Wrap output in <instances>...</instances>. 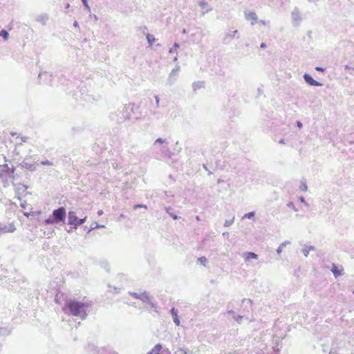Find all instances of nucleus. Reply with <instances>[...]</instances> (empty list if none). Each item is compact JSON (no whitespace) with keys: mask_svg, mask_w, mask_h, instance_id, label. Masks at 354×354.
Instances as JSON below:
<instances>
[{"mask_svg":"<svg viewBox=\"0 0 354 354\" xmlns=\"http://www.w3.org/2000/svg\"><path fill=\"white\" fill-rule=\"evenodd\" d=\"M315 250V248L313 245H310V246H306L303 250H302V252L304 254V255L307 257L308 256V254H309V252L311 251V250Z\"/></svg>","mask_w":354,"mask_h":354,"instance_id":"22","label":"nucleus"},{"mask_svg":"<svg viewBox=\"0 0 354 354\" xmlns=\"http://www.w3.org/2000/svg\"><path fill=\"white\" fill-rule=\"evenodd\" d=\"M241 304L245 305V307L242 310V313L244 314L245 313H250L252 310V301L250 299H243L241 300Z\"/></svg>","mask_w":354,"mask_h":354,"instance_id":"12","label":"nucleus"},{"mask_svg":"<svg viewBox=\"0 0 354 354\" xmlns=\"http://www.w3.org/2000/svg\"><path fill=\"white\" fill-rule=\"evenodd\" d=\"M15 167H10L8 165H3L2 166L1 172L6 174L10 178H15Z\"/></svg>","mask_w":354,"mask_h":354,"instance_id":"9","label":"nucleus"},{"mask_svg":"<svg viewBox=\"0 0 354 354\" xmlns=\"http://www.w3.org/2000/svg\"><path fill=\"white\" fill-rule=\"evenodd\" d=\"M30 216L34 217V216L39 215L41 212L40 211H35V212L30 211Z\"/></svg>","mask_w":354,"mask_h":354,"instance_id":"43","label":"nucleus"},{"mask_svg":"<svg viewBox=\"0 0 354 354\" xmlns=\"http://www.w3.org/2000/svg\"><path fill=\"white\" fill-rule=\"evenodd\" d=\"M48 20V16L46 14H42L37 16L36 21L41 25L45 26Z\"/></svg>","mask_w":354,"mask_h":354,"instance_id":"15","label":"nucleus"},{"mask_svg":"<svg viewBox=\"0 0 354 354\" xmlns=\"http://www.w3.org/2000/svg\"><path fill=\"white\" fill-rule=\"evenodd\" d=\"M41 165H47V166H51L53 165V163L48 160H43L41 162Z\"/></svg>","mask_w":354,"mask_h":354,"instance_id":"40","label":"nucleus"},{"mask_svg":"<svg viewBox=\"0 0 354 354\" xmlns=\"http://www.w3.org/2000/svg\"><path fill=\"white\" fill-rule=\"evenodd\" d=\"M24 215L25 216H26L27 218H29L30 216V212H24Z\"/></svg>","mask_w":354,"mask_h":354,"instance_id":"54","label":"nucleus"},{"mask_svg":"<svg viewBox=\"0 0 354 354\" xmlns=\"http://www.w3.org/2000/svg\"><path fill=\"white\" fill-rule=\"evenodd\" d=\"M100 227H104L103 225H100L97 223L94 222L91 224L90 229L88 230V232H91L92 230H94L95 228Z\"/></svg>","mask_w":354,"mask_h":354,"instance_id":"36","label":"nucleus"},{"mask_svg":"<svg viewBox=\"0 0 354 354\" xmlns=\"http://www.w3.org/2000/svg\"><path fill=\"white\" fill-rule=\"evenodd\" d=\"M165 212L174 219L178 220L180 217L174 213V209L169 206L165 207Z\"/></svg>","mask_w":354,"mask_h":354,"instance_id":"19","label":"nucleus"},{"mask_svg":"<svg viewBox=\"0 0 354 354\" xmlns=\"http://www.w3.org/2000/svg\"><path fill=\"white\" fill-rule=\"evenodd\" d=\"M154 98L156 100V107H158L160 106V98H159L158 95H155Z\"/></svg>","mask_w":354,"mask_h":354,"instance_id":"44","label":"nucleus"},{"mask_svg":"<svg viewBox=\"0 0 354 354\" xmlns=\"http://www.w3.org/2000/svg\"><path fill=\"white\" fill-rule=\"evenodd\" d=\"M315 70L317 71L324 72L325 71V68L321 66H316Z\"/></svg>","mask_w":354,"mask_h":354,"instance_id":"48","label":"nucleus"},{"mask_svg":"<svg viewBox=\"0 0 354 354\" xmlns=\"http://www.w3.org/2000/svg\"><path fill=\"white\" fill-rule=\"evenodd\" d=\"M73 230H75V228H73V226H71V227H70V229L66 230V232H67L68 233H71V232H73Z\"/></svg>","mask_w":354,"mask_h":354,"instance_id":"52","label":"nucleus"},{"mask_svg":"<svg viewBox=\"0 0 354 354\" xmlns=\"http://www.w3.org/2000/svg\"><path fill=\"white\" fill-rule=\"evenodd\" d=\"M299 200H300V201H301V203H304V202H305V199H304V198L303 196H301V197H300V198H299Z\"/></svg>","mask_w":354,"mask_h":354,"instance_id":"59","label":"nucleus"},{"mask_svg":"<svg viewBox=\"0 0 354 354\" xmlns=\"http://www.w3.org/2000/svg\"><path fill=\"white\" fill-rule=\"evenodd\" d=\"M303 77H304V80L305 81V82L306 84H308V85L310 86H322L323 84L319 82H317V80H315L313 77L308 74V73H305L304 75H303Z\"/></svg>","mask_w":354,"mask_h":354,"instance_id":"7","label":"nucleus"},{"mask_svg":"<svg viewBox=\"0 0 354 354\" xmlns=\"http://www.w3.org/2000/svg\"><path fill=\"white\" fill-rule=\"evenodd\" d=\"M331 272L335 277H338L342 274L343 269L339 268L335 264H333Z\"/></svg>","mask_w":354,"mask_h":354,"instance_id":"16","label":"nucleus"},{"mask_svg":"<svg viewBox=\"0 0 354 354\" xmlns=\"http://www.w3.org/2000/svg\"><path fill=\"white\" fill-rule=\"evenodd\" d=\"M176 51V50H175V49L172 47V48H171L169 49V53H175Z\"/></svg>","mask_w":354,"mask_h":354,"instance_id":"53","label":"nucleus"},{"mask_svg":"<svg viewBox=\"0 0 354 354\" xmlns=\"http://www.w3.org/2000/svg\"><path fill=\"white\" fill-rule=\"evenodd\" d=\"M234 221V216H233L232 219L225 220V221L224 223V226L225 227H230L231 225H232Z\"/></svg>","mask_w":354,"mask_h":354,"instance_id":"33","label":"nucleus"},{"mask_svg":"<svg viewBox=\"0 0 354 354\" xmlns=\"http://www.w3.org/2000/svg\"><path fill=\"white\" fill-rule=\"evenodd\" d=\"M279 142L280 144H284V140L283 139H281Z\"/></svg>","mask_w":354,"mask_h":354,"instance_id":"63","label":"nucleus"},{"mask_svg":"<svg viewBox=\"0 0 354 354\" xmlns=\"http://www.w3.org/2000/svg\"><path fill=\"white\" fill-rule=\"evenodd\" d=\"M22 167L26 169L27 170H29L30 171H34L36 170V167L34 164L28 163L26 161L24 160L21 163Z\"/></svg>","mask_w":354,"mask_h":354,"instance_id":"18","label":"nucleus"},{"mask_svg":"<svg viewBox=\"0 0 354 354\" xmlns=\"http://www.w3.org/2000/svg\"><path fill=\"white\" fill-rule=\"evenodd\" d=\"M239 33L237 30L230 31L226 33L223 37V42L225 44H229L232 39L236 37V35Z\"/></svg>","mask_w":354,"mask_h":354,"instance_id":"8","label":"nucleus"},{"mask_svg":"<svg viewBox=\"0 0 354 354\" xmlns=\"http://www.w3.org/2000/svg\"><path fill=\"white\" fill-rule=\"evenodd\" d=\"M177 352H178L180 354H192L190 353L189 350L188 348L184 347L178 348Z\"/></svg>","mask_w":354,"mask_h":354,"instance_id":"27","label":"nucleus"},{"mask_svg":"<svg viewBox=\"0 0 354 354\" xmlns=\"http://www.w3.org/2000/svg\"><path fill=\"white\" fill-rule=\"evenodd\" d=\"M201 84L202 83L201 82H194L192 84L193 89L194 91H196L197 89H199L202 86Z\"/></svg>","mask_w":354,"mask_h":354,"instance_id":"30","label":"nucleus"},{"mask_svg":"<svg viewBox=\"0 0 354 354\" xmlns=\"http://www.w3.org/2000/svg\"><path fill=\"white\" fill-rule=\"evenodd\" d=\"M69 7H70V4L69 3H66V6H65V8L68 9Z\"/></svg>","mask_w":354,"mask_h":354,"instance_id":"64","label":"nucleus"},{"mask_svg":"<svg viewBox=\"0 0 354 354\" xmlns=\"http://www.w3.org/2000/svg\"><path fill=\"white\" fill-rule=\"evenodd\" d=\"M232 307H233L232 302H229L227 306V313L230 314V315H232V316H234L236 315H235L234 311L232 310Z\"/></svg>","mask_w":354,"mask_h":354,"instance_id":"25","label":"nucleus"},{"mask_svg":"<svg viewBox=\"0 0 354 354\" xmlns=\"http://www.w3.org/2000/svg\"><path fill=\"white\" fill-rule=\"evenodd\" d=\"M346 69H349V70H353L354 71V68L353 67H350L348 65L346 66Z\"/></svg>","mask_w":354,"mask_h":354,"instance_id":"56","label":"nucleus"},{"mask_svg":"<svg viewBox=\"0 0 354 354\" xmlns=\"http://www.w3.org/2000/svg\"><path fill=\"white\" fill-rule=\"evenodd\" d=\"M300 189L303 191H306L308 189V186L304 181L301 182Z\"/></svg>","mask_w":354,"mask_h":354,"instance_id":"38","label":"nucleus"},{"mask_svg":"<svg viewBox=\"0 0 354 354\" xmlns=\"http://www.w3.org/2000/svg\"><path fill=\"white\" fill-rule=\"evenodd\" d=\"M291 17L292 19V23L295 26H297L299 25L300 22L302 20L301 13L299 12V10L297 7H295L292 12H291Z\"/></svg>","mask_w":354,"mask_h":354,"instance_id":"6","label":"nucleus"},{"mask_svg":"<svg viewBox=\"0 0 354 354\" xmlns=\"http://www.w3.org/2000/svg\"><path fill=\"white\" fill-rule=\"evenodd\" d=\"M55 301L56 303H57V304L59 303V299H58V297H57V295H56V297H55Z\"/></svg>","mask_w":354,"mask_h":354,"instance_id":"61","label":"nucleus"},{"mask_svg":"<svg viewBox=\"0 0 354 354\" xmlns=\"http://www.w3.org/2000/svg\"><path fill=\"white\" fill-rule=\"evenodd\" d=\"M197 262L201 265L205 266L206 263L207 262V259L205 257H201L198 258Z\"/></svg>","mask_w":354,"mask_h":354,"instance_id":"28","label":"nucleus"},{"mask_svg":"<svg viewBox=\"0 0 354 354\" xmlns=\"http://www.w3.org/2000/svg\"><path fill=\"white\" fill-rule=\"evenodd\" d=\"M169 312H170L171 315L172 316L173 321L175 323V324L176 326H180V318H179V317L178 315V310L176 308L173 307L170 310Z\"/></svg>","mask_w":354,"mask_h":354,"instance_id":"13","label":"nucleus"},{"mask_svg":"<svg viewBox=\"0 0 354 354\" xmlns=\"http://www.w3.org/2000/svg\"><path fill=\"white\" fill-rule=\"evenodd\" d=\"M10 331L5 327L0 328V335H8Z\"/></svg>","mask_w":354,"mask_h":354,"instance_id":"29","label":"nucleus"},{"mask_svg":"<svg viewBox=\"0 0 354 354\" xmlns=\"http://www.w3.org/2000/svg\"><path fill=\"white\" fill-rule=\"evenodd\" d=\"M147 40L149 44V46H151L156 41V38L153 35H151L149 33H147L146 35Z\"/></svg>","mask_w":354,"mask_h":354,"instance_id":"24","label":"nucleus"},{"mask_svg":"<svg viewBox=\"0 0 354 354\" xmlns=\"http://www.w3.org/2000/svg\"><path fill=\"white\" fill-rule=\"evenodd\" d=\"M16 230L13 224H3L0 223V234L6 232H13Z\"/></svg>","mask_w":354,"mask_h":354,"instance_id":"10","label":"nucleus"},{"mask_svg":"<svg viewBox=\"0 0 354 354\" xmlns=\"http://www.w3.org/2000/svg\"><path fill=\"white\" fill-rule=\"evenodd\" d=\"M244 316H245V315H234L233 316V319L237 323L240 324Z\"/></svg>","mask_w":354,"mask_h":354,"instance_id":"34","label":"nucleus"},{"mask_svg":"<svg viewBox=\"0 0 354 354\" xmlns=\"http://www.w3.org/2000/svg\"><path fill=\"white\" fill-rule=\"evenodd\" d=\"M87 303L80 302L76 299H67L62 310L64 313L78 317L81 319H84L87 317Z\"/></svg>","mask_w":354,"mask_h":354,"instance_id":"1","label":"nucleus"},{"mask_svg":"<svg viewBox=\"0 0 354 354\" xmlns=\"http://www.w3.org/2000/svg\"><path fill=\"white\" fill-rule=\"evenodd\" d=\"M98 215H102L103 214V212L102 210H99L98 212H97Z\"/></svg>","mask_w":354,"mask_h":354,"instance_id":"62","label":"nucleus"},{"mask_svg":"<svg viewBox=\"0 0 354 354\" xmlns=\"http://www.w3.org/2000/svg\"><path fill=\"white\" fill-rule=\"evenodd\" d=\"M145 304H148L151 308H156L157 304L154 301H153L151 298L149 301H147Z\"/></svg>","mask_w":354,"mask_h":354,"instance_id":"32","label":"nucleus"},{"mask_svg":"<svg viewBox=\"0 0 354 354\" xmlns=\"http://www.w3.org/2000/svg\"><path fill=\"white\" fill-rule=\"evenodd\" d=\"M290 242L289 241H286L280 244V245L277 249V252L278 254H280L282 252V250L284 247H286L287 245L290 244Z\"/></svg>","mask_w":354,"mask_h":354,"instance_id":"23","label":"nucleus"},{"mask_svg":"<svg viewBox=\"0 0 354 354\" xmlns=\"http://www.w3.org/2000/svg\"><path fill=\"white\" fill-rule=\"evenodd\" d=\"M153 348L156 349L157 351L161 353L162 351L163 350L162 348V345L160 343L156 344L154 346H153Z\"/></svg>","mask_w":354,"mask_h":354,"instance_id":"37","label":"nucleus"},{"mask_svg":"<svg viewBox=\"0 0 354 354\" xmlns=\"http://www.w3.org/2000/svg\"><path fill=\"white\" fill-rule=\"evenodd\" d=\"M260 23L263 24V25H266V24H269L270 22L269 21H263V20H261Z\"/></svg>","mask_w":354,"mask_h":354,"instance_id":"55","label":"nucleus"},{"mask_svg":"<svg viewBox=\"0 0 354 354\" xmlns=\"http://www.w3.org/2000/svg\"><path fill=\"white\" fill-rule=\"evenodd\" d=\"M82 4L84 7V8L88 11V12H91V8H90V6L88 3V1L87 0H82Z\"/></svg>","mask_w":354,"mask_h":354,"instance_id":"35","label":"nucleus"},{"mask_svg":"<svg viewBox=\"0 0 354 354\" xmlns=\"http://www.w3.org/2000/svg\"><path fill=\"white\" fill-rule=\"evenodd\" d=\"M28 139V137H26V136H25V137H21V141H22V142H27Z\"/></svg>","mask_w":354,"mask_h":354,"instance_id":"51","label":"nucleus"},{"mask_svg":"<svg viewBox=\"0 0 354 354\" xmlns=\"http://www.w3.org/2000/svg\"><path fill=\"white\" fill-rule=\"evenodd\" d=\"M297 126L299 129H301V128L303 127V124H302L301 122H300V121H299V120H298V121H297Z\"/></svg>","mask_w":354,"mask_h":354,"instance_id":"49","label":"nucleus"},{"mask_svg":"<svg viewBox=\"0 0 354 354\" xmlns=\"http://www.w3.org/2000/svg\"><path fill=\"white\" fill-rule=\"evenodd\" d=\"M129 294L131 295L133 298L139 299H140V293L135 292H129Z\"/></svg>","mask_w":354,"mask_h":354,"instance_id":"39","label":"nucleus"},{"mask_svg":"<svg viewBox=\"0 0 354 354\" xmlns=\"http://www.w3.org/2000/svg\"><path fill=\"white\" fill-rule=\"evenodd\" d=\"M169 142L166 139H163L161 138H157L153 145H152V150L153 153H154V156L159 159L162 156H167L169 153V149L168 147Z\"/></svg>","mask_w":354,"mask_h":354,"instance_id":"3","label":"nucleus"},{"mask_svg":"<svg viewBox=\"0 0 354 354\" xmlns=\"http://www.w3.org/2000/svg\"><path fill=\"white\" fill-rule=\"evenodd\" d=\"M287 206L292 209H294L295 212L297 211V209L295 207V204L292 202H289L287 204Z\"/></svg>","mask_w":354,"mask_h":354,"instance_id":"42","label":"nucleus"},{"mask_svg":"<svg viewBox=\"0 0 354 354\" xmlns=\"http://www.w3.org/2000/svg\"><path fill=\"white\" fill-rule=\"evenodd\" d=\"M0 37L3 39V40H7L9 37V33L7 30L3 29L0 31Z\"/></svg>","mask_w":354,"mask_h":354,"instance_id":"26","label":"nucleus"},{"mask_svg":"<svg viewBox=\"0 0 354 354\" xmlns=\"http://www.w3.org/2000/svg\"><path fill=\"white\" fill-rule=\"evenodd\" d=\"M254 215H255L254 212H248V213L244 214V216H243V219H244V218L250 219V218H253L254 216Z\"/></svg>","mask_w":354,"mask_h":354,"instance_id":"31","label":"nucleus"},{"mask_svg":"<svg viewBox=\"0 0 354 354\" xmlns=\"http://www.w3.org/2000/svg\"><path fill=\"white\" fill-rule=\"evenodd\" d=\"M245 261H249L252 259H257L258 258V255L252 252H245L243 254Z\"/></svg>","mask_w":354,"mask_h":354,"instance_id":"17","label":"nucleus"},{"mask_svg":"<svg viewBox=\"0 0 354 354\" xmlns=\"http://www.w3.org/2000/svg\"><path fill=\"white\" fill-rule=\"evenodd\" d=\"M133 108L131 107V104L124 105L122 106V110H118V116L117 118V122L118 123H122L125 120L129 119L131 116Z\"/></svg>","mask_w":354,"mask_h":354,"instance_id":"5","label":"nucleus"},{"mask_svg":"<svg viewBox=\"0 0 354 354\" xmlns=\"http://www.w3.org/2000/svg\"><path fill=\"white\" fill-rule=\"evenodd\" d=\"M66 218V209L64 207H59L55 209L52 214L44 220L46 225H58L65 223Z\"/></svg>","mask_w":354,"mask_h":354,"instance_id":"2","label":"nucleus"},{"mask_svg":"<svg viewBox=\"0 0 354 354\" xmlns=\"http://www.w3.org/2000/svg\"><path fill=\"white\" fill-rule=\"evenodd\" d=\"M73 26H74L75 27H79V24H78V23H77V21H74V23H73Z\"/></svg>","mask_w":354,"mask_h":354,"instance_id":"57","label":"nucleus"},{"mask_svg":"<svg viewBox=\"0 0 354 354\" xmlns=\"http://www.w3.org/2000/svg\"><path fill=\"white\" fill-rule=\"evenodd\" d=\"M245 16L248 20H253L256 21L258 19L257 15L254 12H245Z\"/></svg>","mask_w":354,"mask_h":354,"instance_id":"20","label":"nucleus"},{"mask_svg":"<svg viewBox=\"0 0 354 354\" xmlns=\"http://www.w3.org/2000/svg\"><path fill=\"white\" fill-rule=\"evenodd\" d=\"M180 66H176L175 68H174L169 76V78L167 80V84L169 85H172L176 82V77L178 75V71H179Z\"/></svg>","mask_w":354,"mask_h":354,"instance_id":"11","label":"nucleus"},{"mask_svg":"<svg viewBox=\"0 0 354 354\" xmlns=\"http://www.w3.org/2000/svg\"><path fill=\"white\" fill-rule=\"evenodd\" d=\"M149 294L147 291H144L142 293H140V300H141L143 303H146L149 301L150 299Z\"/></svg>","mask_w":354,"mask_h":354,"instance_id":"21","label":"nucleus"},{"mask_svg":"<svg viewBox=\"0 0 354 354\" xmlns=\"http://www.w3.org/2000/svg\"><path fill=\"white\" fill-rule=\"evenodd\" d=\"M160 352L157 351L156 349H154L153 348L149 351L148 352L147 354H159Z\"/></svg>","mask_w":354,"mask_h":354,"instance_id":"46","label":"nucleus"},{"mask_svg":"<svg viewBox=\"0 0 354 354\" xmlns=\"http://www.w3.org/2000/svg\"><path fill=\"white\" fill-rule=\"evenodd\" d=\"M319 0H308V2H310V3H316Z\"/></svg>","mask_w":354,"mask_h":354,"instance_id":"60","label":"nucleus"},{"mask_svg":"<svg viewBox=\"0 0 354 354\" xmlns=\"http://www.w3.org/2000/svg\"><path fill=\"white\" fill-rule=\"evenodd\" d=\"M198 5L200 6V7L203 9V10H205L206 9V7L207 6V3L205 2V1H200L198 3Z\"/></svg>","mask_w":354,"mask_h":354,"instance_id":"41","label":"nucleus"},{"mask_svg":"<svg viewBox=\"0 0 354 354\" xmlns=\"http://www.w3.org/2000/svg\"><path fill=\"white\" fill-rule=\"evenodd\" d=\"M87 216H85L83 218H79L77 216V213L74 211H69L68 213V224L73 226V228L75 230L86 221Z\"/></svg>","mask_w":354,"mask_h":354,"instance_id":"4","label":"nucleus"},{"mask_svg":"<svg viewBox=\"0 0 354 354\" xmlns=\"http://www.w3.org/2000/svg\"><path fill=\"white\" fill-rule=\"evenodd\" d=\"M50 77L51 75L46 72L39 73L38 75L39 80L44 84H47Z\"/></svg>","mask_w":354,"mask_h":354,"instance_id":"14","label":"nucleus"},{"mask_svg":"<svg viewBox=\"0 0 354 354\" xmlns=\"http://www.w3.org/2000/svg\"><path fill=\"white\" fill-rule=\"evenodd\" d=\"M260 47H261V48H266V44H265V43H261V45H260Z\"/></svg>","mask_w":354,"mask_h":354,"instance_id":"58","label":"nucleus"},{"mask_svg":"<svg viewBox=\"0 0 354 354\" xmlns=\"http://www.w3.org/2000/svg\"><path fill=\"white\" fill-rule=\"evenodd\" d=\"M159 354H171V352L169 348H164Z\"/></svg>","mask_w":354,"mask_h":354,"instance_id":"45","label":"nucleus"},{"mask_svg":"<svg viewBox=\"0 0 354 354\" xmlns=\"http://www.w3.org/2000/svg\"><path fill=\"white\" fill-rule=\"evenodd\" d=\"M180 47L179 44L178 43H174V46H173V48L176 50L177 48H178Z\"/></svg>","mask_w":354,"mask_h":354,"instance_id":"50","label":"nucleus"},{"mask_svg":"<svg viewBox=\"0 0 354 354\" xmlns=\"http://www.w3.org/2000/svg\"><path fill=\"white\" fill-rule=\"evenodd\" d=\"M142 207H144V208H147V206L145 205H142V204H138V205H136L134 206V209H136L138 208H142Z\"/></svg>","mask_w":354,"mask_h":354,"instance_id":"47","label":"nucleus"}]
</instances>
